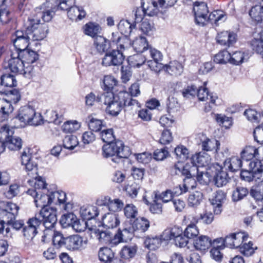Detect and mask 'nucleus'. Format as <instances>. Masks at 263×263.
<instances>
[{"mask_svg":"<svg viewBox=\"0 0 263 263\" xmlns=\"http://www.w3.org/2000/svg\"><path fill=\"white\" fill-rule=\"evenodd\" d=\"M128 96L126 92L120 91L115 95L112 92H105L97 98L99 102L107 106L106 110L109 115L117 116L125 106V99Z\"/></svg>","mask_w":263,"mask_h":263,"instance_id":"f257e3e1","label":"nucleus"},{"mask_svg":"<svg viewBox=\"0 0 263 263\" xmlns=\"http://www.w3.org/2000/svg\"><path fill=\"white\" fill-rule=\"evenodd\" d=\"M57 221V211L55 210L44 208L41 210L38 214L29 218L27 221V224L33 227L37 231L40 225L42 223L45 229L44 231L43 237H46L48 235V231L53 229Z\"/></svg>","mask_w":263,"mask_h":263,"instance_id":"f03ea898","label":"nucleus"},{"mask_svg":"<svg viewBox=\"0 0 263 263\" xmlns=\"http://www.w3.org/2000/svg\"><path fill=\"white\" fill-rule=\"evenodd\" d=\"M21 122L17 127H25L27 125L38 126L43 123V118L41 114L35 111V109L30 106L21 107L15 118Z\"/></svg>","mask_w":263,"mask_h":263,"instance_id":"7ed1b4c3","label":"nucleus"},{"mask_svg":"<svg viewBox=\"0 0 263 263\" xmlns=\"http://www.w3.org/2000/svg\"><path fill=\"white\" fill-rule=\"evenodd\" d=\"M102 155L105 158H111L112 161L118 163L123 158H127L128 153L125 152L123 142L118 140L104 145Z\"/></svg>","mask_w":263,"mask_h":263,"instance_id":"20e7f679","label":"nucleus"},{"mask_svg":"<svg viewBox=\"0 0 263 263\" xmlns=\"http://www.w3.org/2000/svg\"><path fill=\"white\" fill-rule=\"evenodd\" d=\"M40 21L39 17L33 15L28 17L25 24L27 30L33 41L42 40L48 32V25L45 23H41Z\"/></svg>","mask_w":263,"mask_h":263,"instance_id":"39448f33","label":"nucleus"},{"mask_svg":"<svg viewBox=\"0 0 263 263\" xmlns=\"http://www.w3.org/2000/svg\"><path fill=\"white\" fill-rule=\"evenodd\" d=\"M14 131L7 125L3 126L0 129V140H4L6 146L11 151L20 150L22 146V139L13 136Z\"/></svg>","mask_w":263,"mask_h":263,"instance_id":"423d86ee","label":"nucleus"},{"mask_svg":"<svg viewBox=\"0 0 263 263\" xmlns=\"http://www.w3.org/2000/svg\"><path fill=\"white\" fill-rule=\"evenodd\" d=\"M19 206L11 202L0 201V220L3 222L15 219L18 214Z\"/></svg>","mask_w":263,"mask_h":263,"instance_id":"0eeeda50","label":"nucleus"},{"mask_svg":"<svg viewBox=\"0 0 263 263\" xmlns=\"http://www.w3.org/2000/svg\"><path fill=\"white\" fill-rule=\"evenodd\" d=\"M27 194L34 198V202L36 207L41 208V210L45 208L47 210L49 209L54 210L48 206V204L52 203V199L50 197L49 192H39L33 189H28Z\"/></svg>","mask_w":263,"mask_h":263,"instance_id":"6e6552de","label":"nucleus"},{"mask_svg":"<svg viewBox=\"0 0 263 263\" xmlns=\"http://www.w3.org/2000/svg\"><path fill=\"white\" fill-rule=\"evenodd\" d=\"M124 60V56L121 50L112 49L105 53L102 64L105 66H118L122 64Z\"/></svg>","mask_w":263,"mask_h":263,"instance_id":"1a4fd4ad","label":"nucleus"},{"mask_svg":"<svg viewBox=\"0 0 263 263\" xmlns=\"http://www.w3.org/2000/svg\"><path fill=\"white\" fill-rule=\"evenodd\" d=\"M24 64L20 54L17 52H15L11 54L10 59L4 61L3 67L5 69H9L12 73L20 74V72L22 71Z\"/></svg>","mask_w":263,"mask_h":263,"instance_id":"9d476101","label":"nucleus"},{"mask_svg":"<svg viewBox=\"0 0 263 263\" xmlns=\"http://www.w3.org/2000/svg\"><path fill=\"white\" fill-rule=\"evenodd\" d=\"M195 22L198 25L203 26L208 22L209 10L204 2H196L193 7Z\"/></svg>","mask_w":263,"mask_h":263,"instance_id":"9b49d317","label":"nucleus"},{"mask_svg":"<svg viewBox=\"0 0 263 263\" xmlns=\"http://www.w3.org/2000/svg\"><path fill=\"white\" fill-rule=\"evenodd\" d=\"M134 230L130 223H126L122 229H119L113 237V245H117L122 241L130 240L134 235Z\"/></svg>","mask_w":263,"mask_h":263,"instance_id":"f8f14e48","label":"nucleus"},{"mask_svg":"<svg viewBox=\"0 0 263 263\" xmlns=\"http://www.w3.org/2000/svg\"><path fill=\"white\" fill-rule=\"evenodd\" d=\"M217 42L223 46L230 47L237 41V34L233 31H223L218 33L216 36Z\"/></svg>","mask_w":263,"mask_h":263,"instance_id":"ddd939ff","label":"nucleus"},{"mask_svg":"<svg viewBox=\"0 0 263 263\" xmlns=\"http://www.w3.org/2000/svg\"><path fill=\"white\" fill-rule=\"evenodd\" d=\"M226 194L221 190H218L214 193L210 201L213 206V211L215 214L219 215L222 211V205L226 199Z\"/></svg>","mask_w":263,"mask_h":263,"instance_id":"4468645a","label":"nucleus"},{"mask_svg":"<svg viewBox=\"0 0 263 263\" xmlns=\"http://www.w3.org/2000/svg\"><path fill=\"white\" fill-rule=\"evenodd\" d=\"M197 97L200 101H205L209 100V105L208 108L205 106V109L209 111L212 108L213 105L215 104V100L217 97L213 96L212 93L210 94L207 88L200 87L197 89Z\"/></svg>","mask_w":263,"mask_h":263,"instance_id":"2eb2a0df","label":"nucleus"},{"mask_svg":"<svg viewBox=\"0 0 263 263\" xmlns=\"http://www.w3.org/2000/svg\"><path fill=\"white\" fill-rule=\"evenodd\" d=\"M249 166L252 169L253 180L260 183L263 182V165L260 161L254 159L250 162Z\"/></svg>","mask_w":263,"mask_h":263,"instance_id":"dca6fc26","label":"nucleus"},{"mask_svg":"<svg viewBox=\"0 0 263 263\" xmlns=\"http://www.w3.org/2000/svg\"><path fill=\"white\" fill-rule=\"evenodd\" d=\"M138 248L136 243H129L125 245L120 252L121 259L129 261L135 257L138 251Z\"/></svg>","mask_w":263,"mask_h":263,"instance_id":"f3484780","label":"nucleus"},{"mask_svg":"<svg viewBox=\"0 0 263 263\" xmlns=\"http://www.w3.org/2000/svg\"><path fill=\"white\" fill-rule=\"evenodd\" d=\"M83 239L78 235L66 237L64 247L69 250H78L82 245Z\"/></svg>","mask_w":263,"mask_h":263,"instance_id":"a211bd4d","label":"nucleus"},{"mask_svg":"<svg viewBox=\"0 0 263 263\" xmlns=\"http://www.w3.org/2000/svg\"><path fill=\"white\" fill-rule=\"evenodd\" d=\"M17 52L25 64H33L39 58V55L37 52L30 49L29 48Z\"/></svg>","mask_w":263,"mask_h":263,"instance_id":"6ab92c4d","label":"nucleus"},{"mask_svg":"<svg viewBox=\"0 0 263 263\" xmlns=\"http://www.w3.org/2000/svg\"><path fill=\"white\" fill-rule=\"evenodd\" d=\"M250 41V45L253 51L263 57V31L261 30Z\"/></svg>","mask_w":263,"mask_h":263,"instance_id":"aec40b11","label":"nucleus"},{"mask_svg":"<svg viewBox=\"0 0 263 263\" xmlns=\"http://www.w3.org/2000/svg\"><path fill=\"white\" fill-rule=\"evenodd\" d=\"M102 224L107 229H112L118 226L120 220L118 215L115 213L105 214L102 218Z\"/></svg>","mask_w":263,"mask_h":263,"instance_id":"412c9836","label":"nucleus"},{"mask_svg":"<svg viewBox=\"0 0 263 263\" xmlns=\"http://www.w3.org/2000/svg\"><path fill=\"white\" fill-rule=\"evenodd\" d=\"M80 213L81 217L85 221L93 219L99 215L98 208L93 205L82 207Z\"/></svg>","mask_w":263,"mask_h":263,"instance_id":"4be33fe9","label":"nucleus"},{"mask_svg":"<svg viewBox=\"0 0 263 263\" xmlns=\"http://www.w3.org/2000/svg\"><path fill=\"white\" fill-rule=\"evenodd\" d=\"M132 46L137 52L144 54H145L150 48L146 38L142 36H139L134 40Z\"/></svg>","mask_w":263,"mask_h":263,"instance_id":"5701e85b","label":"nucleus"},{"mask_svg":"<svg viewBox=\"0 0 263 263\" xmlns=\"http://www.w3.org/2000/svg\"><path fill=\"white\" fill-rule=\"evenodd\" d=\"M164 68L170 74L174 76H180L183 71V65L177 61L170 62L164 66Z\"/></svg>","mask_w":263,"mask_h":263,"instance_id":"b1692460","label":"nucleus"},{"mask_svg":"<svg viewBox=\"0 0 263 263\" xmlns=\"http://www.w3.org/2000/svg\"><path fill=\"white\" fill-rule=\"evenodd\" d=\"M94 45L97 50L100 53H106L111 47L109 41L100 35L95 37Z\"/></svg>","mask_w":263,"mask_h":263,"instance_id":"393cba45","label":"nucleus"},{"mask_svg":"<svg viewBox=\"0 0 263 263\" xmlns=\"http://www.w3.org/2000/svg\"><path fill=\"white\" fill-rule=\"evenodd\" d=\"M224 166L226 169L232 172H235L241 167L242 160L238 156H233L224 160Z\"/></svg>","mask_w":263,"mask_h":263,"instance_id":"a878e982","label":"nucleus"},{"mask_svg":"<svg viewBox=\"0 0 263 263\" xmlns=\"http://www.w3.org/2000/svg\"><path fill=\"white\" fill-rule=\"evenodd\" d=\"M13 110L11 101L4 99H0V116H2V121L7 119L9 114Z\"/></svg>","mask_w":263,"mask_h":263,"instance_id":"bb28decb","label":"nucleus"},{"mask_svg":"<svg viewBox=\"0 0 263 263\" xmlns=\"http://www.w3.org/2000/svg\"><path fill=\"white\" fill-rule=\"evenodd\" d=\"M67 15L72 21L81 20L86 15V12L82 7L72 6L67 11Z\"/></svg>","mask_w":263,"mask_h":263,"instance_id":"cd10ccee","label":"nucleus"},{"mask_svg":"<svg viewBox=\"0 0 263 263\" xmlns=\"http://www.w3.org/2000/svg\"><path fill=\"white\" fill-rule=\"evenodd\" d=\"M249 14L252 20L261 22L263 20V3L252 7Z\"/></svg>","mask_w":263,"mask_h":263,"instance_id":"c85d7f7f","label":"nucleus"},{"mask_svg":"<svg viewBox=\"0 0 263 263\" xmlns=\"http://www.w3.org/2000/svg\"><path fill=\"white\" fill-rule=\"evenodd\" d=\"M141 6L144 9L146 15L153 16L157 14L158 9L160 8L159 4L155 1L146 2L142 0L141 2Z\"/></svg>","mask_w":263,"mask_h":263,"instance_id":"c756f323","label":"nucleus"},{"mask_svg":"<svg viewBox=\"0 0 263 263\" xmlns=\"http://www.w3.org/2000/svg\"><path fill=\"white\" fill-rule=\"evenodd\" d=\"M212 245L211 239L208 236L201 235L194 242V246L196 250L205 251Z\"/></svg>","mask_w":263,"mask_h":263,"instance_id":"7c9ffc66","label":"nucleus"},{"mask_svg":"<svg viewBox=\"0 0 263 263\" xmlns=\"http://www.w3.org/2000/svg\"><path fill=\"white\" fill-rule=\"evenodd\" d=\"M230 180L228 173L222 169L216 172L214 177L215 184L218 187L226 185Z\"/></svg>","mask_w":263,"mask_h":263,"instance_id":"2f4dec72","label":"nucleus"},{"mask_svg":"<svg viewBox=\"0 0 263 263\" xmlns=\"http://www.w3.org/2000/svg\"><path fill=\"white\" fill-rule=\"evenodd\" d=\"M227 20L226 14L221 11H214L210 13L208 16V22L209 21L211 24H215L218 26L220 24L223 23Z\"/></svg>","mask_w":263,"mask_h":263,"instance_id":"473e14b6","label":"nucleus"},{"mask_svg":"<svg viewBox=\"0 0 263 263\" xmlns=\"http://www.w3.org/2000/svg\"><path fill=\"white\" fill-rule=\"evenodd\" d=\"M50 197L52 199V203L55 204H64V209L67 210L69 203H65L66 195V193L63 191H55L49 192Z\"/></svg>","mask_w":263,"mask_h":263,"instance_id":"72a5a7b5","label":"nucleus"},{"mask_svg":"<svg viewBox=\"0 0 263 263\" xmlns=\"http://www.w3.org/2000/svg\"><path fill=\"white\" fill-rule=\"evenodd\" d=\"M135 232L144 233L149 227V222L144 218H137L132 224Z\"/></svg>","mask_w":263,"mask_h":263,"instance_id":"f704fd0d","label":"nucleus"},{"mask_svg":"<svg viewBox=\"0 0 263 263\" xmlns=\"http://www.w3.org/2000/svg\"><path fill=\"white\" fill-rule=\"evenodd\" d=\"M17 82L13 74L10 73H4L1 77V84L2 89L3 87L11 88L17 85Z\"/></svg>","mask_w":263,"mask_h":263,"instance_id":"c9c22d12","label":"nucleus"},{"mask_svg":"<svg viewBox=\"0 0 263 263\" xmlns=\"http://www.w3.org/2000/svg\"><path fill=\"white\" fill-rule=\"evenodd\" d=\"M130 62L132 66L135 67H139L142 65L146 61L148 64L149 63V58L147 54L134 55L130 57L128 60Z\"/></svg>","mask_w":263,"mask_h":263,"instance_id":"e433bc0d","label":"nucleus"},{"mask_svg":"<svg viewBox=\"0 0 263 263\" xmlns=\"http://www.w3.org/2000/svg\"><path fill=\"white\" fill-rule=\"evenodd\" d=\"M145 54H147L149 58L148 66L150 68L152 67V64H158L162 60L163 55L161 52L155 48L150 47Z\"/></svg>","mask_w":263,"mask_h":263,"instance_id":"4c0bfd02","label":"nucleus"},{"mask_svg":"<svg viewBox=\"0 0 263 263\" xmlns=\"http://www.w3.org/2000/svg\"><path fill=\"white\" fill-rule=\"evenodd\" d=\"M98 256L100 260L104 263H110L114 257V253L111 249L107 247H103L100 249L98 252Z\"/></svg>","mask_w":263,"mask_h":263,"instance_id":"58836bf2","label":"nucleus"},{"mask_svg":"<svg viewBox=\"0 0 263 263\" xmlns=\"http://www.w3.org/2000/svg\"><path fill=\"white\" fill-rule=\"evenodd\" d=\"M106 202L104 205L106 206L110 211L115 212L120 211L123 206V203L119 199L111 200L109 197L105 198Z\"/></svg>","mask_w":263,"mask_h":263,"instance_id":"ea45409f","label":"nucleus"},{"mask_svg":"<svg viewBox=\"0 0 263 263\" xmlns=\"http://www.w3.org/2000/svg\"><path fill=\"white\" fill-rule=\"evenodd\" d=\"M174 154L177 159L180 161L187 160L190 156L189 150L184 145H179L175 147Z\"/></svg>","mask_w":263,"mask_h":263,"instance_id":"a19ab883","label":"nucleus"},{"mask_svg":"<svg viewBox=\"0 0 263 263\" xmlns=\"http://www.w3.org/2000/svg\"><path fill=\"white\" fill-rule=\"evenodd\" d=\"M118 27L121 34L128 36L130 34L133 29H135L136 25L132 24L127 20H121L118 24Z\"/></svg>","mask_w":263,"mask_h":263,"instance_id":"79ce46f5","label":"nucleus"},{"mask_svg":"<svg viewBox=\"0 0 263 263\" xmlns=\"http://www.w3.org/2000/svg\"><path fill=\"white\" fill-rule=\"evenodd\" d=\"M86 120L89 128L91 131L99 132L104 126L102 120L95 118L91 116H89Z\"/></svg>","mask_w":263,"mask_h":263,"instance_id":"37998d69","label":"nucleus"},{"mask_svg":"<svg viewBox=\"0 0 263 263\" xmlns=\"http://www.w3.org/2000/svg\"><path fill=\"white\" fill-rule=\"evenodd\" d=\"M248 54H246L244 52L235 51L232 54H230V63L235 65H239L248 59Z\"/></svg>","mask_w":263,"mask_h":263,"instance_id":"c03bdc74","label":"nucleus"},{"mask_svg":"<svg viewBox=\"0 0 263 263\" xmlns=\"http://www.w3.org/2000/svg\"><path fill=\"white\" fill-rule=\"evenodd\" d=\"M51 229L48 231V233L50 232L53 235L52 242L54 246L57 248H62L64 246V242L66 237H64L63 234L58 231H52ZM48 235L49 234L48 233Z\"/></svg>","mask_w":263,"mask_h":263,"instance_id":"a18cd8bd","label":"nucleus"},{"mask_svg":"<svg viewBox=\"0 0 263 263\" xmlns=\"http://www.w3.org/2000/svg\"><path fill=\"white\" fill-rule=\"evenodd\" d=\"M79 144L78 139L76 136L70 135L65 136L63 140V145L64 148L72 150Z\"/></svg>","mask_w":263,"mask_h":263,"instance_id":"49530a36","label":"nucleus"},{"mask_svg":"<svg viewBox=\"0 0 263 263\" xmlns=\"http://www.w3.org/2000/svg\"><path fill=\"white\" fill-rule=\"evenodd\" d=\"M0 93L7 95L11 100V103H16L21 99V95L19 91L15 88L9 90H4L2 89V86H0Z\"/></svg>","mask_w":263,"mask_h":263,"instance_id":"de8ad7c7","label":"nucleus"},{"mask_svg":"<svg viewBox=\"0 0 263 263\" xmlns=\"http://www.w3.org/2000/svg\"><path fill=\"white\" fill-rule=\"evenodd\" d=\"M258 155V149L252 146H247L241 153V157L242 160L247 161L251 160Z\"/></svg>","mask_w":263,"mask_h":263,"instance_id":"09e8293b","label":"nucleus"},{"mask_svg":"<svg viewBox=\"0 0 263 263\" xmlns=\"http://www.w3.org/2000/svg\"><path fill=\"white\" fill-rule=\"evenodd\" d=\"M203 198V195L200 192L196 191L190 194L188 197V204L191 206H197L200 204Z\"/></svg>","mask_w":263,"mask_h":263,"instance_id":"8fccbe9b","label":"nucleus"},{"mask_svg":"<svg viewBox=\"0 0 263 263\" xmlns=\"http://www.w3.org/2000/svg\"><path fill=\"white\" fill-rule=\"evenodd\" d=\"M248 193V190L246 187L237 186L233 192L232 200L235 202L240 201L244 198Z\"/></svg>","mask_w":263,"mask_h":263,"instance_id":"3c124183","label":"nucleus"},{"mask_svg":"<svg viewBox=\"0 0 263 263\" xmlns=\"http://www.w3.org/2000/svg\"><path fill=\"white\" fill-rule=\"evenodd\" d=\"M215 145L216 147V152L218 153V149L220 146V143L218 141L211 140L209 138H206L201 142L202 149L205 151H212L215 148Z\"/></svg>","mask_w":263,"mask_h":263,"instance_id":"603ef678","label":"nucleus"},{"mask_svg":"<svg viewBox=\"0 0 263 263\" xmlns=\"http://www.w3.org/2000/svg\"><path fill=\"white\" fill-rule=\"evenodd\" d=\"M239 251L243 255L246 256H250L254 253L255 250L257 249L256 246L254 247L253 243L251 241L248 243H244L242 245H240Z\"/></svg>","mask_w":263,"mask_h":263,"instance_id":"864d4df0","label":"nucleus"},{"mask_svg":"<svg viewBox=\"0 0 263 263\" xmlns=\"http://www.w3.org/2000/svg\"><path fill=\"white\" fill-rule=\"evenodd\" d=\"M30 40H31V38L25 37V39L14 40L11 42L16 50V52H20L29 48Z\"/></svg>","mask_w":263,"mask_h":263,"instance_id":"5fc2aeb1","label":"nucleus"},{"mask_svg":"<svg viewBox=\"0 0 263 263\" xmlns=\"http://www.w3.org/2000/svg\"><path fill=\"white\" fill-rule=\"evenodd\" d=\"M81 127V123L76 120L68 121L64 123L62 129L65 133H73L78 130Z\"/></svg>","mask_w":263,"mask_h":263,"instance_id":"6e6d98bb","label":"nucleus"},{"mask_svg":"<svg viewBox=\"0 0 263 263\" xmlns=\"http://www.w3.org/2000/svg\"><path fill=\"white\" fill-rule=\"evenodd\" d=\"M117 80L112 76H105L103 79V88L106 92H111L112 89L117 84Z\"/></svg>","mask_w":263,"mask_h":263,"instance_id":"4d7b16f0","label":"nucleus"},{"mask_svg":"<svg viewBox=\"0 0 263 263\" xmlns=\"http://www.w3.org/2000/svg\"><path fill=\"white\" fill-rule=\"evenodd\" d=\"M195 177L197 181L201 184L207 185L211 180L212 176L210 174L207 172H203L196 171Z\"/></svg>","mask_w":263,"mask_h":263,"instance_id":"13d9d810","label":"nucleus"},{"mask_svg":"<svg viewBox=\"0 0 263 263\" xmlns=\"http://www.w3.org/2000/svg\"><path fill=\"white\" fill-rule=\"evenodd\" d=\"M230 53L227 50H222L216 54L214 61L217 64H226L230 62Z\"/></svg>","mask_w":263,"mask_h":263,"instance_id":"bf43d9fd","label":"nucleus"},{"mask_svg":"<svg viewBox=\"0 0 263 263\" xmlns=\"http://www.w3.org/2000/svg\"><path fill=\"white\" fill-rule=\"evenodd\" d=\"M99 26L92 23L86 24L84 26V33L85 34L92 37H96L99 30Z\"/></svg>","mask_w":263,"mask_h":263,"instance_id":"052dcab7","label":"nucleus"},{"mask_svg":"<svg viewBox=\"0 0 263 263\" xmlns=\"http://www.w3.org/2000/svg\"><path fill=\"white\" fill-rule=\"evenodd\" d=\"M232 234L234 245V248H239L242 242L248 238V235L242 232L232 233Z\"/></svg>","mask_w":263,"mask_h":263,"instance_id":"680f3d73","label":"nucleus"},{"mask_svg":"<svg viewBox=\"0 0 263 263\" xmlns=\"http://www.w3.org/2000/svg\"><path fill=\"white\" fill-rule=\"evenodd\" d=\"M196 171H198L197 166H191L189 163H187L183 166L181 175L185 176L186 178L195 177Z\"/></svg>","mask_w":263,"mask_h":263,"instance_id":"e2e57ef3","label":"nucleus"},{"mask_svg":"<svg viewBox=\"0 0 263 263\" xmlns=\"http://www.w3.org/2000/svg\"><path fill=\"white\" fill-rule=\"evenodd\" d=\"M199 233L198 228L194 223L188 225L184 231V236L189 239L193 238L197 236Z\"/></svg>","mask_w":263,"mask_h":263,"instance_id":"0e129e2a","label":"nucleus"},{"mask_svg":"<svg viewBox=\"0 0 263 263\" xmlns=\"http://www.w3.org/2000/svg\"><path fill=\"white\" fill-rule=\"evenodd\" d=\"M217 242L220 243L219 247L226 246L230 248H234V245L233 244V239L232 238V234L231 233L228 235L224 239L219 238L215 239L214 241V243Z\"/></svg>","mask_w":263,"mask_h":263,"instance_id":"69168bd1","label":"nucleus"},{"mask_svg":"<svg viewBox=\"0 0 263 263\" xmlns=\"http://www.w3.org/2000/svg\"><path fill=\"white\" fill-rule=\"evenodd\" d=\"M100 136L102 141L107 144L113 142L115 140L112 129H107L102 130L100 133Z\"/></svg>","mask_w":263,"mask_h":263,"instance_id":"338daca9","label":"nucleus"},{"mask_svg":"<svg viewBox=\"0 0 263 263\" xmlns=\"http://www.w3.org/2000/svg\"><path fill=\"white\" fill-rule=\"evenodd\" d=\"M124 215L127 218H135L138 215L137 208L133 204H126L124 209Z\"/></svg>","mask_w":263,"mask_h":263,"instance_id":"774afa93","label":"nucleus"}]
</instances>
